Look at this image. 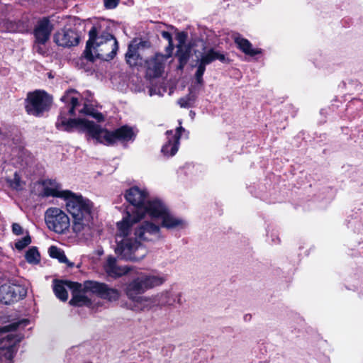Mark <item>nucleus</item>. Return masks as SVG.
Masks as SVG:
<instances>
[{
    "label": "nucleus",
    "mask_w": 363,
    "mask_h": 363,
    "mask_svg": "<svg viewBox=\"0 0 363 363\" xmlns=\"http://www.w3.org/2000/svg\"><path fill=\"white\" fill-rule=\"evenodd\" d=\"M145 215H131L127 211L123 220L117 223L115 252L121 259L140 261L147 255L140 241L156 242L163 238L160 225L151 220L140 222Z\"/></svg>",
    "instance_id": "f257e3e1"
},
{
    "label": "nucleus",
    "mask_w": 363,
    "mask_h": 363,
    "mask_svg": "<svg viewBox=\"0 0 363 363\" xmlns=\"http://www.w3.org/2000/svg\"><path fill=\"white\" fill-rule=\"evenodd\" d=\"M44 194L65 199L67 209L73 218L74 232L77 234H89L93 224V204L91 201L71 191L63 190L61 185L55 180L45 183Z\"/></svg>",
    "instance_id": "f03ea898"
},
{
    "label": "nucleus",
    "mask_w": 363,
    "mask_h": 363,
    "mask_svg": "<svg viewBox=\"0 0 363 363\" xmlns=\"http://www.w3.org/2000/svg\"><path fill=\"white\" fill-rule=\"evenodd\" d=\"M55 126L59 130L67 132L72 131L74 128H80L86 131L96 143L106 145H113L118 141L133 140L135 137L133 129L128 125L121 126L113 131H108L101 128L94 122L79 118H68L62 113L58 116Z\"/></svg>",
    "instance_id": "7ed1b4c3"
},
{
    "label": "nucleus",
    "mask_w": 363,
    "mask_h": 363,
    "mask_svg": "<svg viewBox=\"0 0 363 363\" xmlns=\"http://www.w3.org/2000/svg\"><path fill=\"white\" fill-rule=\"evenodd\" d=\"M167 277L160 273H141L128 282L125 288L127 298L132 301L131 309L135 312L150 311L157 307L155 295L140 296L147 290L161 286Z\"/></svg>",
    "instance_id": "20e7f679"
},
{
    "label": "nucleus",
    "mask_w": 363,
    "mask_h": 363,
    "mask_svg": "<svg viewBox=\"0 0 363 363\" xmlns=\"http://www.w3.org/2000/svg\"><path fill=\"white\" fill-rule=\"evenodd\" d=\"M89 36L84 50L87 60L94 61L98 58L108 61L116 56L118 45L111 34L101 31L100 27L94 26L89 32Z\"/></svg>",
    "instance_id": "39448f33"
},
{
    "label": "nucleus",
    "mask_w": 363,
    "mask_h": 363,
    "mask_svg": "<svg viewBox=\"0 0 363 363\" xmlns=\"http://www.w3.org/2000/svg\"><path fill=\"white\" fill-rule=\"evenodd\" d=\"M29 324L23 318L0 328V363H12L16 345L24 337L21 331Z\"/></svg>",
    "instance_id": "423d86ee"
},
{
    "label": "nucleus",
    "mask_w": 363,
    "mask_h": 363,
    "mask_svg": "<svg viewBox=\"0 0 363 363\" xmlns=\"http://www.w3.org/2000/svg\"><path fill=\"white\" fill-rule=\"evenodd\" d=\"M149 215L152 218H160V228L169 230H180L187 227V221L182 217L172 213L167 206L160 199H155L150 203Z\"/></svg>",
    "instance_id": "0eeeda50"
},
{
    "label": "nucleus",
    "mask_w": 363,
    "mask_h": 363,
    "mask_svg": "<svg viewBox=\"0 0 363 363\" xmlns=\"http://www.w3.org/2000/svg\"><path fill=\"white\" fill-rule=\"evenodd\" d=\"M45 221L47 227L57 233H64L70 225L68 216L62 209L56 207L46 210Z\"/></svg>",
    "instance_id": "6e6552de"
},
{
    "label": "nucleus",
    "mask_w": 363,
    "mask_h": 363,
    "mask_svg": "<svg viewBox=\"0 0 363 363\" xmlns=\"http://www.w3.org/2000/svg\"><path fill=\"white\" fill-rule=\"evenodd\" d=\"M125 199L133 206V209L128 211L131 215L149 214V203L153 200H147V193L137 186L132 187L126 191Z\"/></svg>",
    "instance_id": "1a4fd4ad"
},
{
    "label": "nucleus",
    "mask_w": 363,
    "mask_h": 363,
    "mask_svg": "<svg viewBox=\"0 0 363 363\" xmlns=\"http://www.w3.org/2000/svg\"><path fill=\"white\" fill-rule=\"evenodd\" d=\"M51 103L52 99L46 92L35 91L28 94L26 109L29 114L37 116L48 111Z\"/></svg>",
    "instance_id": "9d476101"
},
{
    "label": "nucleus",
    "mask_w": 363,
    "mask_h": 363,
    "mask_svg": "<svg viewBox=\"0 0 363 363\" xmlns=\"http://www.w3.org/2000/svg\"><path fill=\"white\" fill-rule=\"evenodd\" d=\"M84 289L89 290L91 293L95 294L100 298L111 302L118 301L121 296V291L119 290L109 287L104 283L86 281L84 282Z\"/></svg>",
    "instance_id": "9b49d317"
},
{
    "label": "nucleus",
    "mask_w": 363,
    "mask_h": 363,
    "mask_svg": "<svg viewBox=\"0 0 363 363\" xmlns=\"http://www.w3.org/2000/svg\"><path fill=\"white\" fill-rule=\"evenodd\" d=\"M27 294L26 289L20 284L7 283L0 286V303L11 304L23 298Z\"/></svg>",
    "instance_id": "f8f14e48"
},
{
    "label": "nucleus",
    "mask_w": 363,
    "mask_h": 363,
    "mask_svg": "<svg viewBox=\"0 0 363 363\" xmlns=\"http://www.w3.org/2000/svg\"><path fill=\"white\" fill-rule=\"evenodd\" d=\"M170 57V53L163 55L155 54L145 61L146 75L149 78L160 77L164 71L166 60Z\"/></svg>",
    "instance_id": "ddd939ff"
},
{
    "label": "nucleus",
    "mask_w": 363,
    "mask_h": 363,
    "mask_svg": "<svg viewBox=\"0 0 363 363\" xmlns=\"http://www.w3.org/2000/svg\"><path fill=\"white\" fill-rule=\"evenodd\" d=\"M185 133L186 130L182 126L177 128L173 130H167L166 132L167 141L162 147V152L166 157L174 156L179 150V140L182 133Z\"/></svg>",
    "instance_id": "4468645a"
},
{
    "label": "nucleus",
    "mask_w": 363,
    "mask_h": 363,
    "mask_svg": "<svg viewBox=\"0 0 363 363\" xmlns=\"http://www.w3.org/2000/svg\"><path fill=\"white\" fill-rule=\"evenodd\" d=\"M67 286L69 289H73L72 298L69 301L71 305L82 306L91 304L90 299L84 294L88 292L91 293V291L84 289V283L68 282Z\"/></svg>",
    "instance_id": "2eb2a0df"
},
{
    "label": "nucleus",
    "mask_w": 363,
    "mask_h": 363,
    "mask_svg": "<svg viewBox=\"0 0 363 363\" xmlns=\"http://www.w3.org/2000/svg\"><path fill=\"white\" fill-rule=\"evenodd\" d=\"M54 40L60 46L70 47L78 44L79 35L73 30H62L55 35Z\"/></svg>",
    "instance_id": "dca6fc26"
},
{
    "label": "nucleus",
    "mask_w": 363,
    "mask_h": 363,
    "mask_svg": "<svg viewBox=\"0 0 363 363\" xmlns=\"http://www.w3.org/2000/svg\"><path fill=\"white\" fill-rule=\"evenodd\" d=\"M196 57L198 63H200L205 67L216 60L222 62H227L229 61L223 52H220L214 48L205 49L203 52L199 53L196 55Z\"/></svg>",
    "instance_id": "f3484780"
},
{
    "label": "nucleus",
    "mask_w": 363,
    "mask_h": 363,
    "mask_svg": "<svg viewBox=\"0 0 363 363\" xmlns=\"http://www.w3.org/2000/svg\"><path fill=\"white\" fill-rule=\"evenodd\" d=\"M52 25L48 18L39 21L34 30V36L38 43H45L50 38Z\"/></svg>",
    "instance_id": "a211bd4d"
},
{
    "label": "nucleus",
    "mask_w": 363,
    "mask_h": 363,
    "mask_svg": "<svg viewBox=\"0 0 363 363\" xmlns=\"http://www.w3.org/2000/svg\"><path fill=\"white\" fill-rule=\"evenodd\" d=\"M106 274L111 277L116 278L126 274L130 269L128 267L118 265L117 260L113 257H108L104 265Z\"/></svg>",
    "instance_id": "6ab92c4d"
},
{
    "label": "nucleus",
    "mask_w": 363,
    "mask_h": 363,
    "mask_svg": "<svg viewBox=\"0 0 363 363\" xmlns=\"http://www.w3.org/2000/svg\"><path fill=\"white\" fill-rule=\"evenodd\" d=\"M180 294L172 290L165 291L155 295L157 306H172L180 301Z\"/></svg>",
    "instance_id": "aec40b11"
},
{
    "label": "nucleus",
    "mask_w": 363,
    "mask_h": 363,
    "mask_svg": "<svg viewBox=\"0 0 363 363\" xmlns=\"http://www.w3.org/2000/svg\"><path fill=\"white\" fill-rule=\"evenodd\" d=\"M233 38L238 48L245 55L255 56L262 52L261 49L253 48L251 43L248 40L241 37L239 34L235 35Z\"/></svg>",
    "instance_id": "412c9836"
},
{
    "label": "nucleus",
    "mask_w": 363,
    "mask_h": 363,
    "mask_svg": "<svg viewBox=\"0 0 363 363\" xmlns=\"http://www.w3.org/2000/svg\"><path fill=\"white\" fill-rule=\"evenodd\" d=\"M28 28L25 22H16L9 19H2L0 21V31L1 32H23Z\"/></svg>",
    "instance_id": "4be33fe9"
},
{
    "label": "nucleus",
    "mask_w": 363,
    "mask_h": 363,
    "mask_svg": "<svg viewBox=\"0 0 363 363\" xmlns=\"http://www.w3.org/2000/svg\"><path fill=\"white\" fill-rule=\"evenodd\" d=\"M125 60L127 63L131 67L142 64V58L135 44H129L125 54Z\"/></svg>",
    "instance_id": "5701e85b"
},
{
    "label": "nucleus",
    "mask_w": 363,
    "mask_h": 363,
    "mask_svg": "<svg viewBox=\"0 0 363 363\" xmlns=\"http://www.w3.org/2000/svg\"><path fill=\"white\" fill-rule=\"evenodd\" d=\"M67 281H58L55 280L53 283V291L55 292V296L62 301H65L67 300L68 294L66 291V287L67 286Z\"/></svg>",
    "instance_id": "b1692460"
},
{
    "label": "nucleus",
    "mask_w": 363,
    "mask_h": 363,
    "mask_svg": "<svg viewBox=\"0 0 363 363\" xmlns=\"http://www.w3.org/2000/svg\"><path fill=\"white\" fill-rule=\"evenodd\" d=\"M198 90L196 86L189 88V93L178 100V104L182 108H189L193 106L197 98Z\"/></svg>",
    "instance_id": "393cba45"
},
{
    "label": "nucleus",
    "mask_w": 363,
    "mask_h": 363,
    "mask_svg": "<svg viewBox=\"0 0 363 363\" xmlns=\"http://www.w3.org/2000/svg\"><path fill=\"white\" fill-rule=\"evenodd\" d=\"M191 53V48L189 46H178L177 56L179 61V67L182 69L187 63Z\"/></svg>",
    "instance_id": "a878e982"
},
{
    "label": "nucleus",
    "mask_w": 363,
    "mask_h": 363,
    "mask_svg": "<svg viewBox=\"0 0 363 363\" xmlns=\"http://www.w3.org/2000/svg\"><path fill=\"white\" fill-rule=\"evenodd\" d=\"M48 252L51 257L57 259L60 262L68 263L64 251L60 248L56 246H51L48 250Z\"/></svg>",
    "instance_id": "bb28decb"
},
{
    "label": "nucleus",
    "mask_w": 363,
    "mask_h": 363,
    "mask_svg": "<svg viewBox=\"0 0 363 363\" xmlns=\"http://www.w3.org/2000/svg\"><path fill=\"white\" fill-rule=\"evenodd\" d=\"M73 92V90L69 91L64 96L62 97V101L65 102H68L70 101L71 107L69 109V113L71 116L74 114V109L79 106L78 99L74 96H70V94Z\"/></svg>",
    "instance_id": "cd10ccee"
},
{
    "label": "nucleus",
    "mask_w": 363,
    "mask_h": 363,
    "mask_svg": "<svg viewBox=\"0 0 363 363\" xmlns=\"http://www.w3.org/2000/svg\"><path fill=\"white\" fill-rule=\"evenodd\" d=\"M26 259L28 263L37 264L40 261V254L35 247L29 249L26 254Z\"/></svg>",
    "instance_id": "c85d7f7f"
},
{
    "label": "nucleus",
    "mask_w": 363,
    "mask_h": 363,
    "mask_svg": "<svg viewBox=\"0 0 363 363\" xmlns=\"http://www.w3.org/2000/svg\"><path fill=\"white\" fill-rule=\"evenodd\" d=\"M10 186L16 190H21L23 188L24 184L21 180L19 176L15 173L13 178L9 181Z\"/></svg>",
    "instance_id": "c756f323"
},
{
    "label": "nucleus",
    "mask_w": 363,
    "mask_h": 363,
    "mask_svg": "<svg viewBox=\"0 0 363 363\" xmlns=\"http://www.w3.org/2000/svg\"><path fill=\"white\" fill-rule=\"evenodd\" d=\"M206 70V67L203 65L198 63L197 70L195 73L196 82L199 86H201L203 83V75Z\"/></svg>",
    "instance_id": "7c9ffc66"
},
{
    "label": "nucleus",
    "mask_w": 363,
    "mask_h": 363,
    "mask_svg": "<svg viewBox=\"0 0 363 363\" xmlns=\"http://www.w3.org/2000/svg\"><path fill=\"white\" fill-rule=\"evenodd\" d=\"M80 113L86 114V115L91 116L94 118H95L96 119H97L98 121L104 120V116L101 113H95L94 111V110L91 108L88 107L86 104L84 105V107L83 108V109H82L80 111Z\"/></svg>",
    "instance_id": "2f4dec72"
},
{
    "label": "nucleus",
    "mask_w": 363,
    "mask_h": 363,
    "mask_svg": "<svg viewBox=\"0 0 363 363\" xmlns=\"http://www.w3.org/2000/svg\"><path fill=\"white\" fill-rule=\"evenodd\" d=\"M130 44H135L138 51L150 47V43L147 40L134 39Z\"/></svg>",
    "instance_id": "473e14b6"
},
{
    "label": "nucleus",
    "mask_w": 363,
    "mask_h": 363,
    "mask_svg": "<svg viewBox=\"0 0 363 363\" xmlns=\"http://www.w3.org/2000/svg\"><path fill=\"white\" fill-rule=\"evenodd\" d=\"M31 242L30 238L29 235L25 236L22 239L19 240L16 242L15 246L18 250H23L26 246H28Z\"/></svg>",
    "instance_id": "72a5a7b5"
},
{
    "label": "nucleus",
    "mask_w": 363,
    "mask_h": 363,
    "mask_svg": "<svg viewBox=\"0 0 363 363\" xmlns=\"http://www.w3.org/2000/svg\"><path fill=\"white\" fill-rule=\"evenodd\" d=\"M186 37H187L186 34L184 32H180L177 34L176 40L178 43L177 47L180 46V45H181V47L187 45L186 44Z\"/></svg>",
    "instance_id": "f704fd0d"
},
{
    "label": "nucleus",
    "mask_w": 363,
    "mask_h": 363,
    "mask_svg": "<svg viewBox=\"0 0 363 363\" xmlns=\"http://www.w3.org/2000/svg\"><path fill=\"white\" fill-rule=\"evenodd\" d=\"M162 36L163 38H164L169 41V46L167 48V52L171 54V52L173 50L172 38L171 34L167 31H163L162 33Z\"/></svg>",
    "instance_id": "c9c22d12"
},
{
    "label": "nucleus",
    "mask_w": 363,
    "mask_h": 363,
    "mask_svg": "<svg viewBox=\"0 0 363 363\" xmlns=\"http://www.w3.org/2000/svg\"><path fill=\"white\" fill-rule=\"evenodd\" d=\"M104 6L108 9H115L118 4L119 1L118 0H104Z\"/></svg>",
    "instance_id": "e433bc0d"
},
{
    "label": "nucleus",
    "mask_w": 363,
    "mask_h": 363,
    "mask_svg": "<svg viewBox=\"0 0 363 363\" xmlns=\"http://www.w3.org/2000/svg\"><path fill=\"white\" fill-rule=\"evenodd\" d=\"M12 231L15 235H19L23 233V228L19 224L13 223L12 225Z\"/></svg>",
    "instance_id": "4c0bfd02"
},
{
    "label": "nucleus",
    "mask_w": 363,
    "mask_h": 363,
    "mask_svg": "<svg viewBox=\"0 0 363 363\" xmlns=\"http://www.w3.org/2000/svg\"><path fill=\"white\" fill-rule=\"evenodd\" d=\"M45 43H38L36 42V40H35V44H34V49L39 53L40 54H43L45 50L43 49V48L42 47L43 45H44Z\"/></svg>",
    "instance_id": "58836bf2"
},
{
    "label": "nucleus",
    "mask_w": 363,
    "mask_h": 363,
    "mask_svg": "<svg viewBox=\"0 0 363 363\" xmlns=\"http://www.w3.org/2000/svg\"><path fill=\"white\" fill-rule=\"evenodd\" d=\"M149 94H150V96H152V95H154L155 94V91L151 88L149 90Z\"/></svg>",
    "instance_id": "ea45409f"
},
{
    "label": "nucleus",
    "mask_w": 363,
    "mask_h": 363,
    "mask_svg": "<svg viewBox=\"0 0 363 363\" xmlns=\"http://www.w3.org/2000/svg\"><path fill=\"white\" fill-rule=\"evenodd\" d=\"M280 242V240L279 238H277V242Z\"/></svg>",
    "instance_id": "a19ab883"
}]
</instances>
